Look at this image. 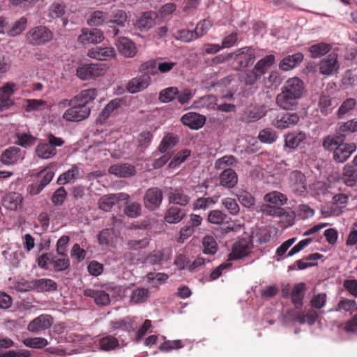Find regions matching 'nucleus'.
Instances as JSON below:
<instances>
[{
  "instance_id": "33",
  "label": "nucleus",
  "mask_w": 357,
  "mask_h": 357,
  "mask_svg": "<svg viewBox=\"0 0 357 357\" xmlns=\"http://www.w3.org/2000/svg\"><path fill=\"white\" fill-rule=\"evenodd\" d=\"M123 102L121 98H115L111 100L103 109L99 115L98 120L103 123L105 122L111 114L116 109H118Z\"/></svg>"
},
{
  "instance_id": "64",
  "label": "nucleus",
  "mask_w": 357,
  "mask_h": 357,
  "mask_svg": "<svg viewBox=\"0 0 357 357\" xmlns=\"http://www.w3.org/2000/svg\"><path fill=\"white\" fill-rule=\"evenodd\" d=\"M356 302L355 300L348 298H342L335 308V312L344 311L345 312H349L356 305Z\"/></svg>"
},
{
  "instance_id": "4",
  "label": "nucleus",
  "mask_w": 357,
  "mask_h": 357,
  "mask_svg": "<svg viewBox=\"0 0 357 357\" xmlns=\"http://www.w3.org/2000/svg\"><path fill=\"white\" fill-rule=\"evenodd\" d=\"M54 37L53 32L45 26H36L26 33V39L31 45H42L51 41Z\"/></svg>"
},
{
  "instance_id": "7",
  "label": "nucleus",
  "mask_w": 357,
  "mask_h": 357,
  "mask_svg": "<svg viewBox=\"0 0 357 357\" xmlns=\"http://www.w3.org/2000/svg\"><path fill=\"white\" fill-rule=\"evenodd\" d=\"M90 113V107L76 103L63 113V119L67 121L78 122L87 119Z\"/></svg>"
},
{
  "instance_id": "9",
  "label": "nucleus",
  "mask_w": 357,
  "mask_h": 357,
  "mask_svg": "<svg viewBox=\"0 0 357 357\" xmlns=\"http://www.w3.org/2000/svg\"><path fill=\"white\" fill-rule=\"evenodd\" d=\"M105 73V68L101 64H85L77 69V75L83 80L100 77Z\"/></svg>"
},
{
  "instance_id": "53",
  "label": "nucleus",
  "mask_w": 357,
  "mask_h": 357,
  "mask_svg": "<svg viewBox=\"0 0 357 357\" xmlns=\"http://www.w3.org/2000/svg\"><path fill=\"white\" fill-rule=\"evenodd\" d=\"M142 206L136 202H127L124 209L126 215L130 218H137L141 214Z\"/></svg>"
},
{
  "instance_id": "46",
  "label": "nucleus",
  "mask_w": 357,
  "mask_h": 357,
  "mask_svg": "<svg viewBox=\"0 0 357 357\" xmlns=\"http://www.w3.org/2000/svg\"><path fill=\"white\" fill-rule=\"evenodd\" d=\"M150 294L149 290L145 288H138L133 290L130 301L135 304L144 303Z\"/></svg>"
},
{
  "instance_id": "32",
  "label": "nucleus",
  "mask_w": 357,
  "mask_h": 357,
  "mask_svg": "<svg viewBox=\"0 0 357 357\" xmlns=\"http://www.w3.org/2000/svg\"><path fill=\"white\" fill-rule=\"evenodd\" d=\"M332 45L326 43H319L311 45L308 51L312 58L317 59L325 55L332 50Z\"/></svg>"
},
{
  "instance_id": "14",
  "label": "nucleus",
  "mask_w": 357,
  "mask_h": 357,
  "mask_svg": "<svg viewBox=\"0 0 357 357\" xmlns=\"http://www.w3.org/2000/svg\"><path fill=\"white\" fill-rule=\"evenodd\" d=\"M115 44L119 53L125 57L132 58L137 52L135 44L126 37L119 38Z\"/></svg>"
},
{
  "instance_id": "28",
  "label": "nucleus",
  "mask_w": 357,
  "mask_h": 357,
  "mask_svg": "<svg viewBox=\"0 0 357 357\" xmlns=\"http://www.w3.org/2000/svg\"><path fill=\"white\" fill-rule=\"evenodd\" d=\"M341 178L347 186H354L357 181V167L351 164L346 165Z\"/></svg>"
},
{
  "instance_id": "27",
  "label": "nucleus",
  "mask_w": 357,
  "mask_h": 357,
  "mask_svg": "<svg viewBox=\"0 0 357 357\" xmlns=\"http://www.w3.org/2000/svg\"><path fill=\"white\" fill-rule=\"evenodd\" d=\"M185 216V211L178 206H172L165 212V220L169 224H176L181 221Z\"/></svg>"
},
{
  "instance_id": "59",
  "label": "nucleus",
  "mask_w": 357,
  "mask_h": 357,
  "mask_svg": "<svg viewBox=\"0 0 357 357\" xmlns=\"http://www.w3.org/2000/svg\"><path fill=\"white\" fill-rule=\"evenodd\" d=\"M26 347L36 349H42L47 345V340L43 337H29L23 341Z\"/></svg>"
},
{
  "instance_id": "16",
  "label": "nucleus",
  "mask_w": 357,
  "mask_h": 357,
  "mask_svg": "<svg viewBox=\"0 0 357 357\" xmlns=\"http://www.w3.org/2000/svg\"><path fill=\"white\" fill-rule=\"evenodd\" d=\"M23 158L22 150L19 147L10 146L2 152L0 161L5 165H12Z\"/></svg>"
},
{
  "instance_id": "13",
  "label": "nucleus",
  "mask_w": 357,
  "mask_h": 357,
  "mask_svg": "<svg viewBox=\"0 0 357 357\" xmlns=\"http://www.w3.org/2000/svg\"><path fill=\"white\" fill-rule=\"evenodd\" d=\"M299 119L296 113H281L272 121V124L277 128L284 129L296 125Z\"/></svg>"
},
{
  "instance_id": "63",
  "label": "nucleus",
  "mask_w": 357,
  "mask_h": 357,
  "mask_svg": "<svg viewBox=\"0 0 357 357\" xmlns=\"http://www.w3.org/2000/svg\"><path fill=\"white\" fill-rule=\"evenodd\" d=\"M222 204L232 215H236L239 213V206L234 199L226 197L222 200Z\"/></svg>"
},
{
  "instance_id": "44",
  "label": "nucleus",
  "mask_w": 357,
  "mask_h": 357,
  "mask_svg": "<svg viewBox=\"0 0 357 357\" xmlns=\"http://www.w3.org/2000/svg\"><path fill=\"white\" fill-rule=\"evenodd\" d=\"M305 134L299 133H289L284 140V144L289 149H296L304 140Z\"/></svg>"
},
{
  "instance_id": "39",
  "label": "nucleus",
  "mask_w": 357,
  "mask_h": 357,
  "mask_svg": "<svg viewBox=\"0 0 357 357\" xmlns=\"http://www.w3.org/2000/svg\"><path fill=\"white\" fill-rule=\"evenodd\" d=\"M240 79L246 85H253L259 79L261 76L255 70L254 68L252 69H247L240 74Z\"/></svg>"
},
{
  "instance_id": "48",
  "label": "nucleus",
  "mask_w": 357,
  "mask_h": 357,
  "mask_svg": "<svg viewBox=\"0 0 357 357\" xmlns=\"http://www.w3.org/2000/svg\"><path fill=\"white\" fill-rule=\"evenodd\" d=\"M116 204V195L115 194L107 195L102 197L98 201L99 208L109 211Z\"/></svg>"
},
{
  "instance_id": "37",
  "label": "nucleus",
  "mask_w": 357,
  "mask_h": 357,
  "mask_svg": "<svg viewBox=\"0 0 357 357\" xmlns=\"http://www.w3.org/2000/svg\"><path fill=\"white\" fill-rule=\"evenodd\" d=\"M264 201L275 205L283 206L287 203V197L283 193L278 191H273L265 195Z\"/></svg>"
},
{
  "instance_id": "62",
  "label": "nucleus",
  "mask_w": 357,
  "mask_h": 357,
  "mask_svg": "<svg viewBox=\"0 0 357 357\" xmlns=\"http://www.w3.org/2000/svg\"><path fill=\"white\" fill-rule=\"evenodd\" d=\"M54 176V173L50 169H43L39 172L37 174V177L40 178L38 181V183L40 184L41 187H46L53 179Z\"/></svg>"
},
{
  "instance_id": "38",
  "label": "nucleus",
  "mask_w": 357,
  "mask_h": 357,
  "mask_svg": "<svg viewBox=\"0 0 357 357\" xmlns=\"http://www.w3.org/2000/svg\"><path fill=\"white\" fill-rule=\"evenodd\" d=\"M99 346L102 351H109L119 347V340L114 336L106 335L99 340Z\"/></svg>"
},
{
  "instance_id": "54",
  "label": "nucleus",
  "mask_w": 357,
  "mask_h": 357,
  "mask_svg": "<svg viewBox=\"0 0 357 357\" xmlns=\"http://www.w3.org/2000/svg\"><path fill=\"white\" fill-rule=\"evenodd\" d=\"M27 20L25 17H22L19 20L16 21L13 26L8 31V35L10 36H16L20 34L26 26Z\"/></svg>"
},
{
  "instance_id": "18",
  "label": "nucleus",
  "mask_w": 357,
  "mask_h": 357,
  "mask_svg": "<svg viewBox=\"0 0 357 357\" xmlns=\"http://www.w3.org/2000/svg\"><path fill=\"white\" fill-rule=\"evenodd\" d=\"M53 319L51 315L41 314L33 319L28 325V330L31 332L36 333L46 330L52 326Z\"/></svg>"
},
{
  "instance_id": "31",
  "label": "nucleus",
  "mask_w": 357,
  "mask_h": 357,
  "mask_svg": "<svg viewBox=\"0 0 357 357\" xmlns=\"http://www.w3.org/2000/svg\"><path fill=\"white\" fill-rule=\"evenodd\" d=\"M16 84L13 82H7L0 88V102H4L9 107L13 105L10 100L11 96L15 93Z\"/></svg>"
},
{
  "instance_id": "12",
  "label": "nucleus",
  "mask_w": 357,
  "mask_h": 357,
  "mask_svg": "<svg viewBox=\"0 0 357 357\" xmlns=\"http://www.w3.org/2000/svg\"><path fill=\"white\" fill-rule=\"evenodd\" d=\"M104 40L103 32L96 28L91 29H83L82 33L78 36L77 40L79 43L86 44H97L101 43Z\"/></svg>"
},
{
  "instance_id": "35",
  "label": "nucleus",
  "mask_w": 357,
  "mask_h": 357,
  "mask_svg": "<svg viewBox=\"0 0 357 357\" xmlns=\"http://www.w3.org/2000/svg\"><path fill=\"white\" fill-rule=\"evenodd\" d=\"M216 98L213 95L202 96L195 100L192 103V107L195 109H213L216 105Z\"/></svg>"
},
{
  "instance_id": "2",
  "label": "nucleus",
  "mask_w": 357,
  "mask_h": 357,
  "mask_svg": "<svg viewBox=\"0 0 357 357\" xmlns=\"http://www.w3.org/2000/svg\"><path fill=\"white\" fill-rule=\"evenodd\" d=\"M345 138V134L336 133L335 137H327L323 142V146L327 149H333V146H336L333 152V158L337 162H344L356 150L354 143H343Z\"/></svg>"
},
{
  "instance_id": "20",
  "label": "nucleus",
  "mask_w": 357,
  "mask_h": 357,
  "mask_svg": "<svg viewBox=\"0 0 357 357\" xmlns=\"http://www.w3.org/2000/svg\"><path fill=\"white\" fill-rule=\"evenodd\" d=\"M109 173L118 177L126 178L135 174V166L128 163L115 164L109 168Z\"/></svg>"
},
{
  "instance_id": "6",
  "label": "nucleus",
  "mask_w": 357,
  "mask_h": 357,
  "mask_svg": "<svg viewBox=\"0 0 357 357\" xmlns=\"http://www.w3.org/2000/svg\"><path fill=\"white\" fill-rule=\"evenodd\" d=\"M163 200V193L161 189L157 187L149 188L143 197L144 207L151 211L158 209Z\"/></svg>"
},
{
  "instance_id": "10",
  "label": "nucleus",
  "mask_w": 357,
  "mask_h": 357,
  "mask_svg": "<svg viewBox=\"0 0 357 357\" xmlns=\"http://www.w3.org/2000/svg\"><path fill=\"white\" fill-rule=\"evenodd\" d=\"M166 192L169 204L185 206L190 203V197L181 188L169 187L167 188Z\"/></svg>"
},
{
  "instance_id": "58",
  "label": "nucleus",
  "mask_w": 357,
  "mask_h": 357,
  "mask_svg": "<svg viewBox=\"0 0 357 357\" xmlns=\"http://www.w3.org/2000/svg\"><path fill=\"white\" fill-rule=\"evenodd\" d=\"M356 105V100L354 98H349L346 99L340 105L337 111L338 118H342L346 114L352 110Z\"/></svg>"
},
{
  "instance_id": "45",
  "label": "nucleus",
  "mask_w": 357,
  "mask_h": 357,
  "mask_svg": "<svg viewBox=\"0 0 357 357\" xmlns=\"http://www.w3.org/2000/svg\"><path fill=\"white\" fill-rule=\"evenodd\" d=\"M107 19V14L100 10L93 12L87 20L89 26H96L102 24Z\"/></svg>"
},
{
  "instance_id": "47",
  "label": "nucleus",
  "mask_w": 357,
  "mask_h": 357,
  "mask_svg": "<svg viewBox=\"0 0 357 357\" xmlns=\"http://www.w3.org/2000/svg\"><path fill=\"white\" fill-rule=\"evenodd\" d=\"M47 102L41 99H28L26 100V111L28 112L33 111H42L47 109Z\"/></svg>"
},
{
  "instance_id": "36",
  "label": "nucleus",
  "mask_w": 357,
  "mask_h": 357,
  "mask_svg": "<svg viewBox=\"0 0 357 357\" xmlns=\"http://www.w3.org/2000/svg\"><path fill=\"white\" fill-rule=\"evenodd\" d=\"M36 154L43 159H48L56 154V150L48 142L39 143L36 149Z\"/></svg>"
},
{
  "instance_id": "3",
  "label": "nucleus",
  "mask_w": 357,
  "mask_h": 357,
  "mask_svg": "<svg viewBox=\"0 0 357 357\" xmlns=\"http://www.w3.org/2000/svg\"><path fill=\"white\" fill-rule=\"evenodd\" d=\"M228 57L234 60V68L236 70H241L254 63L255 51L251 47H244L229 53Z\"/></svg>"
},
{
  "instance_id": "11",
  "label": "nucleus",
  "mask_w": 357,
  "mask_h": 357,
  "mask_svg": "<svg viewBox=\"0 0 357 357\" xmlns=\"http://www.w3.org/2000/svg\"><path fill=\"white\" fill-rule=\"evenodd\" d=\"M340 68L337 61V54L331 53L320 61L319 73L322 75L330 76L337 73Z\"/></svg>"
},
{
  "instance_id": "5",
  "label": "nucleus",
  "mask_w": 357,
  "mask_h": 357,
  "mask_svg": "<svg viewBox=\"0 0 357 357\" xmlns=\"http://www.w3.org/2000/svg\"><path fill=\"white\" fill-rule=\"evenodd\" d=\"M253 247L252 241L246 238H241L232 245L231 251L229 255V259L238 260L250 255Z\"/></svg>"
},
{
  "instance_id": "22",
  "label": "nucleus",
  "mask_w": 357,
  "mask_h": 357,
  "mask_svg": "<svg viewBox=\"0 0 357 357\" xmlns=\"http://www.w3.org/2000/svg\"><path fill=\"white\" fill-rule=\"evenodd\" d=\"M32 285L37 292H52L58 288L57 283L48 278L35 279Z\"/></svg>"
},
{
  "instance_id": "24",
  "label": "nucleus",
  "mask_w": 357,
  "mask_h": 357,
  "mask_svg": "<svg viewBox=\"0 0 357 357\" xmlns=\"http://www.w3.org/2000/svg\"><path fill=\"white\" fill-rule=\"evenodd\" d=\"M22 200V196L20 193L12 192L3 197L2 205L9 210L15 211L21 206Z\"/></svg>"
},
{
  "instance_id": "40",
  "label": "nucleus",
  "mask_w": 357,
  "mask_h": 357,
  "mask_svg": "<svg viewBox=\"0 0 357 357\" xmlns=\"http://www.w3.org/2000/svg\"><path fill=\"white\" fill-rule=\"evenodd\" d=\"M318 317V313L314 310H308L299 313L297 316V320L301 324L307 323L312 326L314 324Z\"/></svg>"
},
{
  "instance_id": "34",
  "label": "nucleus",
  "mask_w": 357,
  "mask_h": 357,
  "mask_svg": "<svg viewBox=\"0 0 357 357\" xmlns=\"http://www.w3.org/2000/svg\"><path fill=\"white\" fill-rule=\"evenodd\" d=\"M275 62V56L273 54L266 55L259 60L254 66V70L257 71L261 77L266 73V70Z\"/></svg>"
},
{
  "instance_id": "52",
  "label": "nucleus",
  "mask_w": 357,
  "mask_h": 357,
  "mask_svg": "<svg viewBox=\"0 0 357 357\" xmlns=\"http://www.w3.org/2000/svg\"><path fill=\"white\" fill-rule=\"evenodd\" d=\"M178 93V89L176 87H168L162 90L159 94V100L162 102H169L173 100L176 94Z\"/></svg>"
},
{
  "instance_id": "49",
  "label": "nucleus",
  "mask_w": 357,
  "mask_h": 357,
  "mask_svg": "<svg viewBox=\"0 0 357 357\" xmlns=\"http://www.w3.org/2000/svg\"><path fill=\"white\" fill-rule=\"evenodd\" d=\"M66 8L63 3L54 2L48 8L49 16L53 19L61 17L66 13Z\"/></svg>"
},
{
  "instance_id": "30",
  "label": "nucleus",
  "mask_w": 357,
  "mask_h": 357,
  "mask_svg": "<svg viewBox=\"0 0 357 357\" xmlns=\"http://www.w3.org/2000/svg\"><path fill=\"white\" fill-rule=\"evenodd\" d=\"M97 96L96 89H88L82 90L78 95L73 98V103L76 102L80 105H87L92 102Z\"/></svg>"
},
{
  "instance_id": "41",
  "label": "nucleus",
  "mask_w": 357,
  "mask_h": 357,
  "mask_svg": "<svg viewBox=\"0 0 357 357\" xmlns=\"http://www.w3.org/2000/svg\"><path fill=\"white\" fill-rule=\"evenodd\" d=\"M203 252L206 255H215L218 251V243L213 236L207 235L202 240Z\"/></svg>"
},
{
  "instance_id": "25",
  "label": "nucleus",
  "mask_w": 357,
  "mask_h": 357,
  "mask_svg": "<svg viewBox=\"0 0 357 357\" xmlns=\"http://www.w3.org/2000/svg\"><path fill=\"white\" fill-rule=\"evenodd\" d=\"M237 183V174L231 168L225 169L220 175V184L226 188H233Z\"/></svg>"
},
{
  "instance_id": "23",
  "label": "nucleus",
  "mask_w": 357,
  "mask_h": 357,
  "mask_svg": "<svg viewBox=\"0 0 357 357\" xmlns=\"http://www.w3.org/2000/svg\"><path fill=\"white\" fill-rule=\"evenodd\" d=\"M305 284L303 282L296 284L290 294L291 302L296 308L300 310L303 307V301L305 296Z\"/></svg>"
},
{
  "instance_id": "56",
  "label": "nucleus",
  "mask_w": 357,
  "mask_h": 357,
  "mask_svg": "<svg viewBox=\"0 0 357 357\" xmlns=\"http://www.w3.org/2000/svg\"><path fill=\"white\" fill-rule=\"evenodd\" d=\"M237 197L240 203L246 208H250L255 204V199L248 191L243 190L238 192Z\"/></svg>"
},
{
  "instance_id": "17",
  "label": "nucleus",
  "mask_w": 357,
  "mask_h": 357,
  "mask_svg": "<svg viewBox=\"0 0 357 357\" xmlns=\"http://www.w3.org/2000/svg\"><path fill=\"white\" fill-rule=\"evenodd\" d=\"M206 117L196 112L185 114L181 119V121L186 126L193 130H198L204 126Z\"/></svg>"
},
{
  "instance_id": "42",
  "label": "nucleus",
  "mask_w": 357,
  "mask_h": 357,
  "mask_svg": "<svg viewBox=\"0 0 357 357\" xmlns=\"http://www.w3.org/2000/svg\"><path fill=\"white\" fill-rule=\"evenodd\" d=\"M178 142L177 137L172 134L166 135L160 142L159 151L161 153H165L175 146Z\"/></svg>"
},
{
  "instance_id": "15",
  "label": "nucleus",
  "mask_w": 357,
  "mask_h": 357,
  "mask_svg": "<svg viewBox=\"0 0 357 357\" xmlns=\"http://www.w3.org/2000/svg\"><path fill=\"white\" fill-rule=\"evenodd\" d=\"M87 55L99 61H107L116 56V51L111 46L96 47L89 50Z\"/></svg>"
},
{
  "instance_id": "19",
  "label": "nucleus",
  "mask_w": 357,
  "mask_h": 357,
  "mask_svg": "<svg viewBox=\"0 0 357 357\" xmlns=\"http://www.w3.org/2000/svg\"><path fill=\"white\" fill-rule=\"evenodd\" d=\"M151 77L149 74L145 73L139 77L132 79L127 85V89L132 93H137L144 90L150 84Z\"/></svg>"
},
{
  "instance_id": "29",
  "label": "nucleus",
  "mask_w": 357,
  "mask_h": 357,
  "mask_svg": "<svg viewBox=\"0 0 357 357\" xmlns=\"http://www.w3.org/2000/svg\"><path fill=\"white\" fill-rule=\"evenodd\" d=\"M303 59L302 53H296L284 58L280 63V68L282 70L287 71L296 67Z\"/></svg>"
},
{
  "instance_id": "26",
  "label": "nucleus",
  "mask_w": 357,
  "mask_h": 357,
  "mask_svg": "<svg viewBox=\"0 0 357 357\" xmlns=\"http://www.w3.org/2000/svg\"><path fill=\"white\" fill-rule=\"evenodd\" d=\"M84 296L94 298L97 305H107L109 303V296L105 291L86 289L83 291Z\"/></svg>"
},
{
  "instance_id": "55",
  "label": "nucleus",
  "mask_w": 357,
  "mask_h": 357,
  "mask_svg": "<svg viewBox=\"0 0 357 357\" xmlns=\"http://www.w3.org/2000/svg\"><path fill=\"white\" fill-rule=\"evenodd\" d=\"M258 137L263 143L271 144L276 140L278 135L273 129L265 128L259 132Z\"/></svg>"
},
{
  "instance_id": "43",
  "label": "nucleus",
  "mask_w": 357,
  "mask_h": 357,
  "mask_svg": "<svg viewBox=\"0 0 357 357\" xmlns=\"http://www.w3.org/2000/svg\"><path fill=\"white\" fill-rule=\"evenodd\" d=\"M78 173L79 168L77 165H74L70 169L61 174L59 176L56 182L59 185H64L70 183L76 178V176L78 175Z\"/></svg>"
},
{
  "instance_id": "60",
  "label": "nucleus",
  "mask_w": 357,
  "mask_h": 357,
  "mask_svg": "<svg viewBox=\"0 0 357 357\" xmlns=\"http://www.w3.org/2000/svg\"><path fill=\"white\" fill-rule=\"evenodd\" d=\"M16 137L17 139V144L24 148L31 146L36 142L34 137L26 133H18L16 135Z\"/></svg>"
},
{
  "instance_id": "57",
  "label": "nucleus",
  "mask_w": 357,
  "mask_h": 357,
  "mask_svg": "<svg viewBox=\"0 0 357 357\" xmlns=\"http://www.w3.org/2000/svg\"><path fill=\"white\" fill-rule=\"evenodd\" d=\"M153 135L149 131L142 132L137 137L138 149L144 151L150 144Z\"/></svg>"
},
{
  "instance_id": "1",
  "label": "nucleus",
  "mask_w": 357,
  "mask_h": 357,
  "mask_svg": "<svg viewBox=\"0 0 357 357\" xmlns=\"http://www.w3.org/2000/svg\"><path fill=\"white\" fill-rule=\"evenodd\" d=\"M305 93L304 82L298 77L288 79L275 99L276 105L284 110H294Z\"/></svg>"
},
{
  "instance_id": "61",
  "label": "nucleus",
  "mask_w": 357,
  "mask_h": 357,
  "mask_svg": "<svg viewBox=\"0 0 357 357\" xmlns=\"http://www.w3.org/2000/svg\"><path fill=\"white\" fill-rule=\"evenodd\" d=\"M183 347V344L181 340H166L160 344L159 349L163 352H169L174 349H179Z\"/></svg>"
},
{
  "instance_id": "50",
  "label": "nucleus",
  "mask_w": 357,
  "mask_h": 357,
  "mask_svg": "<svg viewBox=\"0 0 357 357\" xmlns=\"http://www.w3.org/2000/svg\"><path fill=\"white\" fill-rule=\"evenodd\" d=\"M331 98L329 96L326 94H321L319 96L318 102V109L322 114L326 115L331 112Z\"/></svg>"
},
{
  "instance_id": "51",
  "label": "nucleus",
  "mask_w": 357,
  "mask_h": 357,
  "mask_svg": "<svg viewBox=\"0 0 357 357\" xmlns=\"http://www.w3.org/2000/svg\"><path fill=\"white\" fill-rule=\"evenodd\" d=\"M155 13H144L137 21V26L140 29H149L155 24Z\"/></svg>"
},
{
  "instance_id": "21",
  "label": "nucleus",
  "mask_w": 357,
  "mask_h": 357,
  "mask_svg": "<svg viewBox=\"0 0 357 357\" xmlns=\"http://www.w3.org/2000/svg\"><path fill=\"white\" fill-rule=\"evenodd\" d=\"M169 259V254L164 249H156L149 253L144 258V263L149 265H162Z\"/></svg>"
},
{
  "instance_id": "8",
  "label": "nucleus",
  "mask_w": 357,
  "mask_h": 357,
  "mask_svg": "<svg viewBox=\"0 0 357 357\" xmlns=\"http://www.w3.org/2000/svg\"><path fill=\"white\" fill-rule=\"evenodd\" d=\"M288 184L296 195H303L307 191L306 178L301 171L294 170L289 174Z\"/></svg>"
}]
</instances>
